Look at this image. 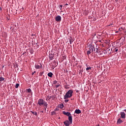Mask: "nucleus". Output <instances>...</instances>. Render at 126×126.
I'll return each mask as SVG.
<instances>
[{
    "label": "nucleus",
    "instance_id": "obj_1",
    "mask_svg": "<svg viewBox=\"0 0 126 126\" xmlns=\"http://www.w3.org/2000/svg\"><path fill=\"white\" fill-rule=\"evenodd\" d=\"M73 93V91L71 90H69L64 96V100H66V99H68V98H71L72 97V94Z\"/></svg>",
    "mask_w": 126,
    "mask_h": 126
},
{
    "label": "nucleus",
    "instance_id": "obj_2",
    "mask_svg": "<svg viewBox=\"0 0 126 126\" xmlns=\"http://www.w3.org/2000/svg\"><path fill=\"white\" fill-rule=\"evenodd\" d=\"M38 104L39 105V106H42V105H43L44 106V108L46 111L47 110V108L48 107V104L47 102L44 101V100L42 99H39L38 100Z\"/></svg>",
    "mask_w": 126,
    "mask_h": 126
},
{
    "label": "nucleus",
    "instance_id": "obj_3",
    "mask_svg": "<svg viewBox=\"0 0 126 126\" xmlns=\"http://www.w3.org/2000/svg\"><path fill=\"white\" fill-rule=\"evenodd\" d=\"M55 21H57V22L62 21V17H61L60 15L56 16L55 17Z\"/></svg>",
    "mask_w": 126,
    "mask_h": 126
},
{
    "label": "nucleus",
    "instance_id": "obj_4",
    "mask_svg": "<svg viewBox=\"0 0 126 126\" xmlns=\"http://www.w3.org/2000/svg\"><path fill=\"white\" fill-rule=\"evenodd\" d=\"M40 65L35 64L34 65L35 68H36V69H40V68H42V64L40 63Z\"/></svg>",
    "mask_w": 126,
    "mask_h": 126
},
{
    "label": "nucleus",
    "instance_id": "obj_5",
    "mask_svg": "<svg viewBox=\"0 0 126 126\" xmlns=\"http://www.w3.org/2000/svg\"><path fill=\"white\" fill-rule=\"evenodd\" d=\"M120 115L122 119H126V113L125 112H121Z\"/></svg>",
    "mask_w": 126,
    "mask_h": 126
},
{
    "label": "nucleus",
    "instance_id": "obj_6",
    "mask_svg": "<svg viewBox=\"0 0 126 126\" xmlns=\"http://www.w3.org/2000/svg\"><path fill=\"white\" fill-rule=\"evenodd\" d=\"M64 125L65 126H69V125H70V122H69L68 120H66L65 122H64Z\"/></svg>",
    "mask_w": 126,
    "mask_h": 126
},
{
    "label": "nucleus",
    "instance_id": "obj_7",
    "mask_svg": "<svg viewBox=\"0 0 126 126\" xmlns=\"http://www.w3.org/2000/svg\"><path fill=\"white\" fill-rule=\"evenodd\" d=\"M63 115H65V116H67V117H69V116H71V114H70V113H69V112H65V111H63Z\"/></svg>",
    "mask_w": 126,
    "mask_h": 126
},
{
    "label": "nucleus",
    "instance_id": "obj_8",
    "mask_svg": "<svg viewBox=\"0 0 126 126\" xmlns=\"http://www.w3.org/2000/svg\"><path fill=\"white\" fill-rule=\"evenodd\" d=\"M68 121L70 122V125H71V124H72V116H71V115L68 116Z\"/></svg>",
    "mask_w": 126,
    "mask_h": 126
},
{
    "label": "nucleus",
    "instance_id": "obj_9",
    "mask_svg": "<svg viewBox=\"0 0 126 126\" xmlns=\"http://www.w3.org/2000/svg\"><path fill=\"white\" fill-rule=\"evenodd\" d=\"M89 50L92 53H93L94 52V48L93 47V46H91L89 48Z\"/></svg>",
    "mask_w": 126,
    "mask_h": 126
},
{
    "label": "nucleus",
    "instance_id": "obj_10",
    "mask_svg": "<svg viewBox=\"0 0 126 126\" xmlns=\"http://www.w3.org/2000/svg\"><path fill=\"white\" fill-rule=\"evenodd\" d=\"M75 114H81V110H79V109H76L75 112H74Z\"/></svg>",
    "mask_w": 126,
    "mask_h": 126
},
{
    "label": "nucleus",
    "instance_id": "obj_11",
    "mask_svg": "<svg viewBox=\"0 0 126 126\" xmlns=\"http://www.w3.org/2000/svg\"><path fill=\"white\" fill-rule=\"evenodd\" d=\"M94 52L97 53V54H100V51L97 48H94Z\"/></svg>",
    "mask_w": 126,
    "mask_h": 126
},
{
    "label": "nucleus",
    "instance_id": "obj_12",
    "mask_svg": "<svg viewBox=\"0 0 126 126\" xmlns=\"http://www.w3.org/2000/svg\"><path fill=\"white\" fill-rule=\"evenodd\" d=\"M123 123V120H122L121 119H119L117 121V124L118 125H121Z\"/></svg>",
    "mask_w": 126,
    "mask_h": 126
},
{
    "label": "nucleus",
    "instance_id": "obj_13",
    "mask_svg": "<svg viewBox=\"0 0 126 126\" xmlns=\"http://www.w3.org/2000/svg\"><path fill=\"white\" fill-rule=\"evenodd\" d=\"M48 76H49V77H53V73L52 72L48 73Z\"/></svg>",
    "mask_w": 126,
    "mask_h": 126
},
{
    "label": "nucleus",
    "instance_id": "obj_14",
    "mask_svg": "<svg viewBox=\"0 0 126 126\" xmlns=\"http://www.w3.org/2000/svg\"><path fill=\"white\" fill-rule=\"evenodd\" d=\"M51 98H52V96H47L46 97V101H49V100H50V99H51Z\"/></svg>",
    "mask_w": 126,
    "mask_h": 126
},
{
    "label": "nucleus",
    "instance_id": "obj_15",
    "mask_svg": "<svg viewBox=\"0 0 126 126\" xmlns=\"http://www.w3.org/2000/svg\"><path fill=\"white\" fill-rule=\"evenodd\" d=\"M91 68H92V67H90V66L88 67H87V68H86V70L87 71H88L89 70L91 69Z\"/></svg>",
    "mask_w": 126,
    "mask_h": 126
},
{
    "label": "nucleus",
    "instance_id": "obj_16",
    "mask_svg": "<svg viewBox=\"0 0 126 126\" xmlns=\"http://www.w3.org/2000/svg\"><path fill=\"white\" fill-rule=\"evenodd\" d=\"M91 53L92 52L89 50L87 52V55H88V56H89V54H91Z\"/></svg>",
    "mask_w": 126,
    "mask_h": 126
},
{
    "label": "nucleus",
    "instance_id": "obj_17",
    "mask_svg": "<svg viewBox=\"0 0 126 126\" xmlns=\"http://www.w3.org/2000/svg\"><path fill=\"white\" fill-rule=\"evenodd\" d=\"M49 59L51 61H53V60H54V56H49Z\"/></svg>",
    "mask_w": 126,
    "mask_h": 126
},
{
    "label": "nucleus",
    "instance_id": "obj_18",
    "mask_svg": "<svg viewBox=\"0 0 126 126\" xmlns=\"http://www.w3.org/2000/svg\"><path fill=\"white\" fill-rule=\"evenodd\" d=\"M18 87H19V83H17L16 84V85L15 86V88H18Z\"/></svg>",
    "mask_w": 126,
    "mask_h": 126
},
{
    "label": "nucleus",
    "instance_id": "obj_19",
    "mask_svg": "<svg viewBox=\"0 0 126 126\" xmlns=\"http://www.w3.org/2000/svg\"><path fill=\"white\" fill-rule=\"evenodd\" d=\"M4 80V78L2 77H0V81H3Z\"/></svg>",
    "mask_w": 126,
    "mask_h": 126
},
{
    "label": "nucleus",
    "instance_id": "obj_20",
    "mask_svg": "<svg viewBox=\"0 0 126 126\" xmlns=\"http://www.w3.org/2000/svg\"><path fill=\"white\" fill-rule=\"evenodd\" d=\"M32 113L33 115H35V116H37L38 115V113L36 112H32Z\"/></svg>",
    "mask_w": 126,
    "mask_h": 126
},
{
    "label": "nucleus",
    "instance_id": "obj_21",
    "mask_svg": "<svg viewBox=\"0 0 126 126\" xmlns=\"http://www.w3.org/2000/svg\"><path fill=\"white\" fill-rule=\"evenodd\" d=\"M27 91H28V92L29 93H31V89H28V90H27Z\"/></svg>",
    "mask_w": 126,
    "mask_h": 126
},
{
    "label": "nucleus",
    "instance_id": "obj_22",
    "mask_svg": "<svg viewBox=\"0 0 126 126\" xmlns=\"http://www.w3.org/2000/svg\"><path fill=\"white\" fill-rule=\"evenodd\" d=\"M57 83H58V81L55 80V81H53V84H57Z\"/></svg>",
    "mask_w": 126,
    "mask_h": 126
},
{
    "label": "nucleus",
    "instance_id": "obj_23",
    "mask_svg": "<svg viewBox=\"0 0 126 126\" xmlns=\"http://www.w3.org/2000/svg\"><path fill=\"white\" fill-rule=\"evenodd\" d=\"M115 51L116 53H117V52H118V51H119V49H118V47H116L115 49Z\"/></svg>",
    "mask_w": 126,
    "mask_h": 126
},
{
    "label": "nucleus",
    "instance_id": "obj_24",
    "mask_svg": "<svg viewBox=\"0 0 126 126\" xmlns=\"http://www.w3.org/2000/svg\"><path fill=\"white\" fill-rule=\"evenodd\" d=\"M69 42H70V44H72V42H73V40H72V39H70Z\"/></svg>",
    "mask_w": 126,
    "mask_h": 126
},
{
    "label": "nucleus",
    "instance_id": "obj_25",
    "mask_svg": "<svg viewBox=\"0 0 126 126\" xmlns=\"http://www.w3.org/2000/svg\"><path fill=\"white\" fill-rule=\"evenodd\" d=\"M59 7H60V10H62V8H63V5H60Z\"/></svg>",
    "mask_w": 126,
    "mask_h": 126
},
{
    "label": "nucleus",
    "instance_id": "obj_26",
    "mask_svg": "<svg viewBox=\"0 0 126 126\" xmlns=\"http://www.w3.org/2000/svg\"><path fill=\"white\" fill-rule=\"evenodd\" d=\"M60 108H61V109H63V104L61 105H60Z\"/></svg>",
    "mask_w": 126,
    "mask_h": 126
},
{
    "label": "nucleus",
    "instance_id": "obj_27",
    "mask_svg": "<svg viewBox=\"0 0 126 126\" xmlns=\"http://www.w3.org/2000/svg\"><path fill=\"white\" fill-rule=\"evenodd\" d=\"M60 84H59V85H56V88H59V87H60Z\"/></svg>",
    "mask_w": 126,
    "mask_h": 126
},
{
    "label": "nucleus",
    "instance_id": "obj_28",
    "mask_svg": "<svg viewBox=\"0 0 126 126\" xmlns=\"http://www.w3.org/2000/svg\"><path fill=\"white\" fill-rule=\"evenodd\" d=\"M64 102H65V103H67V102H68V99H65L64 100Z\"/></svg>",
    "mask_w": 126,
    "mask_h": 126
},
{
    "label": "nucleus",
    "instance_id": "obj_29",
    "mask_svg": "<svg viewBox=\"0 0 126 126\" xmlns=\"http://www.w3.org/2000/svg\"><path fill=\"white\" fill-rule=\"evenodd\" d=\"M55 114H56V112H55V111H53V112H52V115H55Z\"/></svg>",
    "mask_w": 126,
    "mask_h": 126
},
{
    "label": "nucleus",
    "instance_id": "obj_30",
    "mask_svg": "<svg viewBox=\"0 0 126 126\" xmlns=\"http://www.w3.org/2000/svg\"><path fill=\"white\" fill-rule=\"evenodd\" d=\"M34 73H36L35 71H34L32 73V75H33L34 74Z\"/></svg>",
    "mask_w": 126,
    "mask_h": 126
},
{
    "label": "nucleus",
    "instance_id": "obj_31",
    "mask_svg": "<svg viewBox=\"0 0 126 126\" xmlns=\"http://www.w3.org/2000/svg\"><path fill=\"white\" fill-rule=\"evenodd\" d=\"M1 7H0V12L1 11Z\"/></svg>",
    "mask_w": 126,
    "mask_h": 126
},
{
    "label": "nucleus",
    "instance_id": "obj_32",
    "mask_svg": "<svg viewBox=\"0 0 126 126\" xmlns=\"http://www.w3.org/2000/svg\"><path fill=\"white\" fill-rule=\"evenodd\" d=\"M111 25H113V24L109 25L108 26H111Z\"/></svg>",
    "mask_w": 126,
    "mask_h": 126
},
{
    "label": "nucleus",
    "instance_id": "obj_33",
    "mask_svg": "<svg viewBox=\"0 0 126 126\" xmlns=\"http://www.w3.org/2000/svg\"><path fill=\"white\" fill-rule=\"evenodd\" d=\"M3 67H4V65H3L2 68H3Z\"/></svg>",
    "mask_w": 126,
    "mask_h": 126
},
{
    "label": "nucleus",
    "instance_id": "obj_34",
    "mask_svg": "<svg viewBox=\"0 0 126 126\" xmlns=\"http://www.w3.org/2000/svg\"><path fill=\"white\" fill-rule=\"evenodd\" d=\"M65 5H68V4L67 3L65 4Z\"/></svg>",
    "mask_w": 126,
    "mask_h": 126
},
{
    "label": "nucleus",
    "instance_id": "obj_35",
    "mask_svg": "<svg viewBox=\"0 0 126 126\" xmlns=\"http://www.w3.org/2000/svg\"><path fill=\"white\" fill-rule=\"evenodd\" d=\"M118 32H116V33H118Z\"/></svg>",
    "mask_w": 126,
    "mask_h": 126
},
{
    "label": "nucleus",
    "instance_id": "obj_36",
    "mask_svg": "<svg viewBox=\"0 0 126 126\" xmlns=\"http://www.w3.org/2000/svg\"><path fill=\"white\" fill-rule=\"evenodd\" d=\"M100 55H102V53H100Z\"/></svg>",
    "mask_w": 126,
    "mask_h": 126
},
{
    "label": "nucleus",
    "instance_id": "obj_37",
    "mask_svg": "<svg viewBox=\"0 0 126 126\" xmlns=\"http://www.w3.org/2000/svg\"><path fill=\"white\" fill-rule=\"evenodd\" d=\"M86 66H88L87 64H86Z\"/></svg>",
    "mask_w": 126,
    "mask_h": 126
},
{
    "label": "nucleus",
    "instance_id": "obj_38",
    "mask_svg": "<svg viewBox=\"0 0 126 126\" xmlns=\"http://www.w3.org/2000/svg\"><path fill=\"white\" fill-rule=\"evenodd\" d=\"M126 110L125 109V110H124V111H126Z\"/></svg>",
    "mask_w": 126,
    "mask_h": 126
}]
</instances>
